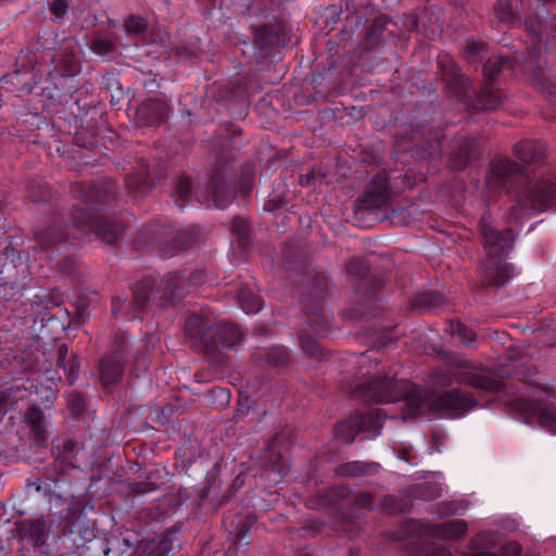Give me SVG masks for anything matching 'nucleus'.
<instances>
[{
  "instance_id": "nucleus-1",
  "label": "nucleus",
  "mask_w": 556,
  "mask_h": 556,
  "mask_svg": "<svg viewBox=\"0 0 556 556\" xmlns=\"http://www.w3.org/2000/svg\"><path fill=\"white\" fill-rule=\"evenodd\" d=\"M354 392L367 401L403 402L404 419L437 413L460 415L478 406L472 393L453 389L438 395L407 380H397L378 370L359 383Z\"/></svg>"
},
{
  "instance_id": "nucleus-2",
  "label": "nucleus",
  "mask_w": 556,
  "mask_h": 556,
  "mask_svg": "<svg viewBox=\"0 0 556 556\" xmlns=\"http://www.w3.org/2000/svg\"><path fill=\"white\" fill-rule=\"evenodd\" d=\"M438 64L450 94L458 101L470 105L477 100L475 106L485 111L494 110L500 105L502 100L494 87L486 84L483 90L477 94L469 78L462 74L459 66L451 55H440Z\"/></svg>"
},
{
  "instance_id": "nucleus-3",
  "label": "nucleus",
  "mask_w": 556,
  "mask_h": 556,
  "mask_svg": "<svg viewBox=\"0 0 556 556\" xmlns=\"http://www.w3.org/2000/svg\"><path fill=\"white\" fill-rule=\"evenodd\" d=\"M216 330L217 321L213 317L193 314L188 317L185 324L186 342L197 353L215 359L219 352Z\"/></svg>"
},
{
  "instance_id": "nucleus-4",
  "label": "nucleus",
  "mask_w": 556,
  "mask_h": 556,
  "mask_svg": "<svg viewBox=\"0 0 556 556\" xmlns=\"http://www.w3.org/2000/svg\"><path fill=\"white\" fill-rule=\"evenodd\" d=\"M451 366L457 369L455 380L465 386L472 387L485 393H500L505 389L503 380L492 371L477 368L469 361H452Z\"/></svg>"
},
{
  "instance_id": "nucleus-5",
  "label": "nucleus",
  "mask_w": 556,
  "mask_h": 556,
  "mask_svg": "<svg viewBox=\"0 0 556 556\" xmlns=\"http://www.w3.org/2000/svg\"><path fill=\"white\" fill-rule=\"evenodd\" d=\"M390 179L386 172L378 173L369 181L364 193L355 201V212L371 213L386 206L391 199Z\"/></svg>"
},
{
  "instance_id": "nucleus-6",
  "label": "nucleus",
  "mask_w": 556,
  "mask_h": 556,
  "mask_svg": "<svg viewBox=\"0 0 556 556\" xmlns=\"http://www.w3.org/2000/svg\"><path fill=\"white\" fill-rule=\"evenodd\" d=\"M74 223L81 228L83 233L87 231L94 233L100 240L112 244L117 242L125 231V225L119 220H111L100 215L90 213L75 214Z\"/></svg>"
},
{
  "instance_id": "nucleus-7",
  "label": "nucleus",
  "mask_w": 556,
  "mask_h": 556,
  "mask_svg": "<svg viewBox=\"0 0 556 556\" xmlns=\"http://www.w3.org/2000/svg\"><path fill=\"white\" fill-rule=\"evenodd\" d=\"M555 197V186L549 180H542L535 184L532 191L526 194V199L519 200L518 204L510 210L509 222L516 223L528 206L534 211H544L548 207Z\"/></svg>"
},
{
  "instance_id": "nucleus-8",
  "label": "nucleus",
  "mask_w": 556,
  "mask_h": 556,
  "mask_svg": "<svg viewBox=\"0 0 556 556\" xmlns=\"http://www.w3.org/2000/svg\"><path fill=\"white\" fill-rule=\"evenodd\" d=\"M126 352V339L123 334L115 337L111 353L105 355L100 363V375L105 387L117 382L124 372V354Z\"/></svg>"
},
{
  "instance_id": "nucleus-9",
  "label": "nucleus",
  "mask_w": 556,
  "mask_h": 556,
  "mask_svg": "<svg viewBox=\"0 0 556 556\" xmlns=\"http://www.w3.org/2000/svg\"><path fill=\"white\" fill-rule=\"evenodd\" d=\"M481 233L484 240V248L488 251L486 257H502L514 247L515 236L511 229L496 231L491 225L482 220Z\"/></svg>"
},
{
  "instance_id": "nucleus-10",
  "label": "nucleus",
  "mask_w": 556,
  "mask_h": 556,
  "mask_svg": "<svg viewBox=\"0 0 556 556\" xmlns=\"http://www.w3.org/2000/svg\"><path fill=\"white\" fill-rule=\"evenodd\" d=\"M187 291V281L182 276L168 274L161 280L156 290L157 305L161 307L174 305Z\"/></svg>"
},
{
  "instance_id": "nucleus-11",
  "label": "nucleus",
  "mask_w": 556,
  "mask_h": 556,
  "mask_svg": "<svg viewBox=\"0 0 556 556\" xmlns=\"http://www.w3.org/2000/svg\"><path fill=\"white\" fill-rule=\"evenodd\" d=\"M511 275L513 268L502 257H486L482 264L481 281L485 286L500 288Z\"/></svg>"
},
{
  "instance_id": "nucleus-12",
  "label": "nucleus",
  "mask_w": 556,
  "mask_h": 556,
  "mask_svg": "<svg viewBox=\"0 0 556 556\" xmlns=\"http://www.w3.org/2000/svg\"><path fill=\"white\" fill-rule=\"evenodd\" d=\"M520 177V167L508 159H495L491 163V175L489 184L491 186H504Z\"/></svg>"
},
{
  "instance_id": "nucleus-13",
  "label": "nucleus",
  "mask_w": 556,
  "mask_h": 556,
  "mask_svg": "<svg viewBox=\"0 0 556 556\" xmlns=\"http://www.w3.org/2000/svg\"><path fill=\"white\" fill-rule=\"evenodd\" d=\"M168 114V106L161 100H148L137 109V121L141 125H156L163 122Z\"/></svg>"
},
{
  "instance_id": "nucleus-14",
  "label": "nucleus",
  "mask_w": 556,
  "mask_h": 556,
  "mask_svg": "<svg viewBox=\"0 0 556 556\" xmlns=\"http://www.w3.org/2000/svg\"><path fill=\"white\" fill-rule=\"evenodd\" d=\"M503 401L511 413L519 415L528 425L533 422L535 416L539 415L541 410L539 402L520 396H510Z\"/></svg>"
},
{
  "instance_id": "nucleus-15",
  "label": "nucleus",
  "mask_w": 556,
  "mask_h": 556,
  "mask_svg": "<svg viewBox=\"0 0 556 556\" xmlns=\"http://www.w3.org/2000/svg\"><path fill=\"white\" fill-rule=\"evenodd\" d=\"M515 155L528 164L540 163L545 157V147L542 142L522 140L515 146Z\"/></svg>"
},
{
  "instance_id": "nucleus-16",
  "label": "nucleus",
  "mask_w": 556,
  "mask_h": 556,
  "mask_svg": "<svg viewBox=\"0 0 556 556\" xmlns=\"http://www.w3.org/2000/svg\"><path fill=\"white\" fill-rule=\"evenodd\" d=\"M212 197L216 207H227L235 198V188L226 182L224 176L211 177Z\"/></svg>"
},
{
  "instance_id": "nucleus-17",
  "label": "nucleus",
  "mask_w": 556,
  "mask_h": 556,
  "mask_svg": "<svg viewBox=\"0 0 556 556\" xmlns=\"http://www.w3.org/2000/svg\"><path fill=\"white\" fill-rule=\"evenodd\" d=\"M431 535L438 539H459L468 531V523L463 519L452 520L440 525L430 527Z\"/></svg>"
},
{
  "instance_id": "nucleus-18",
  "label": "nucleus",
  "mask_w": 556,
  "mask_h": 556,
  "mask_svg": "<svg viewBox=\"0 0 556 556\" xmlns=\"http://www.w3.org/2000/svg\"><path fill=\"white\" fill-rule=\"evenodd\" d=\"M154 286L155 280L152 277H146L136 283L132 299L130 301V306L135 312H139L148 307Z\"/></svg>"
},
{
  "instance_id": "nucleus-19",
  "label": "nucleus",
  "mask_w": 556,
  "mask_h": 556,
  "mask_svg": "<svg viewBox=\"0 0 556 556\" xmlns=\"http://www.w3.org/2000/svg\"><path fill=\"white\" fill-rule=\"evenodd\" d=\"M379 469L377 463H363L359 460H353L342 464L336 468V473L340 477H362L376 473Z\"/></svg>"
},
{
  "instance_id": "nucleus-20",
  "label": "nucleus",
  "mask_w": 556,
  "mask_h": 556,
  "mask_svg": "<svg viewBox=\"0 0 556 556\" xmlns=\"http://www.w3.org/2000/svg\"><path fill=\"white\" fill-rule=\"evenodd\" d=\"M216 339L219 345L233 348L241 342L242 333L240 329L228 321H217Z\"/></svg>"
},
{
  "instance_id": "nucleus-21",
  "label": "nucleus",
  "mask_w": 556,
  "mask_h": 556,
  "mask_svg": "<svg viewBox=\"0 0 556 556\" xmlns=\"http://www.w3.org/2000/svg\"><path fill=\"white\" fill-rule=\"evenodd\" d=\"M68 356V346L67 344L63 343L58 349V359L56 365L59 368H63L64 371L67 374V380L70 384H73L76 380L78 369H79V363L76 355H72L71 358L67 361Z\"/></svg>"
},
{
  "instance_id": "nucleus-22",
  "label": "nucleus",
  "mask_w": 556,
  "mask_h": 556,
  "mask_svg": "<svg viewBox=\"0 0 556 556\" xmlns=\"http://www.w3.org/2000/svg\"><path fill=\"white\" fill-rule=\"evenodd\" d=\"M406 492L410 498L432 501L441 496L442 486L438 482H422L412 485Z\"/></svg>"
},
{
  "instance_id": "nucleus-23",
  "label": "nucleus",
  "mask_w": 556,
  "mask_h": 556,
  "mask_svg": "<svg viewBox=\"0 0 556 556\" xmlns=\"http://www.w3.org/2000/svg\"><path fill=\"white\" fill-rule=\"evenodd\" d=\"M476 141L472 138H464L457 150L452 153L451 163L454 169H463L473 155Z\"/></svg>"
},
{
  "instance_id": "nucleus-24",
  "label": "nucleus",
  "mask_w": 556,
  "mask_h": 556,
  "mask_svg": "<svg viewBox=\"0 0 556 556\" xmlns=\"http://www.w3.org/2000/svg\"><path fill=\"white\" fill-rule=\"evenodd\" d=\"M336 435L340 440L351 443L355 437L361 432V424L358 422V414L352 415L345 421L339 422L336 426Z\"/></svg>"
},
{
  "instance_id": "nucleus-25",
  "label": "nucleus",
  "mask_w": 556,
  "mask_h": 556,
  "mask_svg": "<svg viewBox=\"0 0 556 556\" xmlns=\"http://www.w3.org/2000/svg\"><path fill=\"white\" fill-rule=\"evenodd\" d=\"M238 304L247 314H255L263 306L262 300L252 291L240 288L237 293Z\"/></svg>"
},
{
  "instance_id": "nucleus-26",
  "label": "nucleus",
  "mask_w": 556,
  "mask_h": 556,
  "mask_svg": "<svg viewBox=\"0 0 556 556\" xmlns=\"http://www.w3.org/2000/svg\"><path fill=\"white\" fill-rule=\"evenodd\" d=\"M358 422L361 424V432H368L372 435H378L382 428L379 413L358 414Z\"/></svg>"
},
{
  "instance_id": "nucleus-27",
  "label": "nucleus",
  "mask_w": 556,
  "mask_h": 556,
  "mask_svg": "<svg viewBox=\"0 0 556 556\" xmlns=\"http://www.w3.org/2000/svg\"><path fill=\"white\" fill-rule=\"evenodd\" d=\"M63 238L64 235L59 226H49L36 232V240L42 248L51 247Z\"/></svg>"
},
{
  "instance_id": "nucleus-28",
  "label": "nucleus",
  "mask_w": 556,
  "mask_h": 556,
  "mask_svg": "<svg viewBox=\"0 0 556 556\" xmlns=\"http://www.w3.org/2000/svg\"><path fill=\"white\" fill-rule=\"evenodd\" d=\"M43 420L45 415L38 406H31L27 409L25 421L33 428L36 435L40 439H43Z\"/></svg>"
},
{
  "instance_id": "nucleus-29",
  "label": "nucleus",
  "mask_w": 556,
  "mask_h": 556,
  "mask_svg": "<svg viewBox=\"0 0 556 556\" xmlns=\"http://www.w3.org/2000/svg\"><path fill=\"white\" fill-rule=\"evenodd\" d=\"M505 63V58L500 55L491 56L486 61V63L483 66V76L486 80V84L492 85V81L503 71Z\"/></svg>"
},
{
  "instance_id": "nucleus-30",
  "label": "nucleus",
  "mask_w": 556,
  "mask_h": 556,
  "mask_svg": "<svg viewBox=\"0 0 556 556\" xmlns=\"http://www.w3.org/2000/svg\"><path fill=\"white\" fill-rule=\"evenodd\" d=\"M450 329L452 336L457 337L465 345L472 346L477 341L476 333L459 321H451Z\"/></svg>"
},
{
  "instance_id": "nucleus-31",
  "label": "nucleus",
  "mask_w": 556,
  "mask_h": 556,
  "mask_svg": "<svg viewBox=\"0 0 556 556\" xmlns=\"http://www.w3.org/2000/svg\"><path fill=\"white\" fill-rule=\"evenodd\" d=\"M539 424L547 431L556 434V406L547 405L539 413Z\"/></svg>"
},
{
  "instance_id": "nucleus-32",
  "label": "nucleus",
  "mask_w": 556,
  "mask_h": 556,
  "mask_svg": "<svg viewBox=\"0 0 556 556\" xmlns=\"http://www.w3.org/2000/svg\"><path fill=\"white\" fill-rule=\"evenodd\" d=\"M307 318L315 332L323 333L328 330L329 318L321 307H317L316 312L308 313Z\"/></svg>"
},
{
  "instance_id": "nucleus-33",
  "label": "nucleus",
  "mask_w": 556,
  "mask_h": 556,
  "mask_svg": "<svg viewBox=\"0 0 556 556\" xmlns=\"http://www.w3.org/2000/svg\"><path fill=\"white\" fill-rule=\"evenodd\" d=\"M91 50L99 55H108L115 49L114 41L106 36L98 35L91 42Z\"/></svg>"
},
{
  "instance_id": "nucleus-34",
  "label": "nucleus",
  "mask_w": 556,
  "mask_h": 556,
  "mask_svg": "<svg viewBox=\"0 0 556 556\" xmlns=\"http://www.w3.org/2000/svg\"><path fill=\"white\" fill-rule=\"evenodd\" d=\"M299 340L302 350L308 356H318L321 353L318 342L312 336L305 334L304 330L299 331Z\"/></svg>"
},
{
  "instance_id": "nucleus-35",
  "label": "nucleus",
  "mask_w": 556,
  "mask_h": 556,
  "mask_svg": "<svg viewBox=\"0 0 556 556\" xmlns=\"http://www.w3.org/2000/svg\"><path fill=\"white\" fill-rule=\"evenodd\" d=\"M124 25L127 33L136 35L142 34L147 28L146 20L138 15H129Z\"/></svg>"
},
{
  "instance_id": "nucleus-36",
  "label": "nucleus",
  "mask_w": 556,
  "mask_h": 556,
  "mask_svg": "<svg viewBox=\"0 0 556 556\" xmlns=\"http://www.w3.org/2000/svg\"><path fill=\"white\" fill-rule=\"evenodd\" d=\"M486 43L484 42H478L476 40H473L472 38H469L467 41H466V45H465V54H466V59L471 62L473 60V58L484 53L486 51Z\"/></svg>"
},
{
  "instance_id": "nucleus-37",
  "label": "nucleus",
  "mask_w": 556,
  "mask_h": 556,
  "mask_svg": "<svg viewBox=\"0 0 556 556\" xmlns=\"http://www.w3.org/2000/svg\"><path fill=\"white\" fill-rule=\"evenodd\" d=\"M456 370L450 365V370H435L432 372L431 378L437 386L450 387L453 383L452 371Z\"/></svg>"
},
{
  "instance_id": "nucleus-38",
  "label": "nucleus",
  "mask_w": 556,
  "mask_h": 556,
  "mask_svg": "<svg viewBox=\"0 0 556 556\" xmlns=\"http://www.w3.org/2000/svg\"><path fill=\"white\" fill-rule=\"evenodd\" d=\"M190 190H191V181L186 177H180L178 179L177 186H176V195H177L176 202L179 206H182V204L179 203L178 201L187 200V198L190 193Z\"/></svg>"
},
{
  "instance_id": "nucleus-39",
  "label": "nucleus",
  "mask_w": 556,
  "mask_h": 556,
  "mask_svg": "<svg viewBox=\"0 0 556 556\" xmlns=\"http://www.w3.org/2000/svg\"><path fill=\"white\" fill-rule=\"evenodd\" d=\"M112 198L113 195L110 193L101 195L99 190H91L87 198V203L93 208H99L103 204L109 203Z\"/></svg>"
},
{
  "instance_id": "nucleus-40",
  "label": "nucleus",
  "mask_w": 556,
  "mask_h": 556,
  "mask_svg": "<svg viewBox=\"0 0 556 556\" xmlns=\"http://www.w3.org/2000/svg\"><path fill=\"white\" fill-rule=\"evenodd\" d=\"M68 1L67 0H52L50 4V11L55 16V18H62L65 16L68 10Z\"/></svg>"
},
{
  "instance_id": "nucleus-41",
  "label": "nucleus",
  "mask_w": 556,
  "mask_h": 556,
  "mask_svg": "<svg viewBox=\"0 0 556 556\" xmlns=\"http://www.w3.org/2000/svg\"><path fill=\"white\" fill-rule=\"evenodd\" d=\"M497 16L502 22L510 23L515 17V11L510 3L500 2V7L497 10Z\"/></svg>"
},
{
  "instance_id": "nucleus-42",
  "label": "nucleus",
  "mask_w": 556,
  "mask_h": 556,
  "mask_svg": "<svg viewBox=\"0 0 556 556\" xmlns=\"http://www.w3.org/2000/svg\"><path fill=\"white\" fill-rule=\"evenodd\" d=\"M459 509V504L454 502L439 503L437 505V514L440 517H447L455 514Z\"/></svg>"
},
{
  "instance_id": "nucleus-43",
  "label": "nucleus",
  "mask_w": 556,
  "mask_h": 556,
  "mask_svg": "<svg viewBox=\"0 0 556 556\" xmlns=\"http://www.w3.org/2000/svg\"><path fill=\"white\" fill-rule=\"evenodd\" d=\"M232 229L237 232L242 239H247L249 236V224L245 219L241 217H236L232 220Z\"/></svg>"
},
{
  "instance_id": "nucleus-44",
  "label": "nucleus",
  "mask_w": 556,
  "mask_h": 556,
  "mask_svg": "<svg viewBox=\"0 0 556 556\" xmlns=\"http://www.w3.org/2000/svg\"><path fill=\"white\" fill-rule=\"evenodd\" d=\"M68 405L75 414H79L85 407V399L78 393L68 395Z\"/></svg>"
},
{
  "instance_id": "nucleus-45",
  "label": "nucleus",
  "mask_w": 556,
  "mask_h": 556,
  "mask_svg": "<svg viewBox=\"0 0 556 556\" xmlns=\"http://www.w3.org/2000/svg\"><path fill=\"white\" fill-rule=\"evenodd\" d=\"M386 509L390 513H401L407 509V505L397 504V498L394 495L387 496L383 503Z\"/></svg>"
},
{
  "instance_id": "nucleus-46",
  "label": "nucleus",
  "mask_w": 556,
  "mask_h": 556,
  "mask_svg": "<svg viewBox=\"0 0 556 556\" xmlns=\"http://www.w3.org/2000/svg\"><path fill=\"white\" fill-rule=\"evenodd\" d=\"M131 490L138 494H146L156 490V485L149 481L136 482L131 485Z\"/></svg>"
},
{
  "instance_id": "nucleus-47",
  "label": "nucleus",
  "mask_w": 556,
  "mask_h": 556,
  "mask_svg": "<svg viewBox=\"0 0 556 556\" xmlns=\"http://www.w3.org/2000/svg\"><path fill=\"white\" fill-rule=\"evenodd\" d=\"M372 502L374 498L370 493H362L355 498L354 505L359 508H370Z\"/></svg>"
},
{
  "instance_id": "nucleus-48",
  "label": "nucleus",
  "mask_w": 556,
  "mask_h": 556,
  "mask_svg": "<svg viewBox=\"0 0 556 556\" xmlns=\"http://www.w3.org/2000/svg\"><path fill=\"white\" fill-rule=\"evenodd\" d=\"M346 271L351 276H363L365 268L361 262L353 260V261L349 262V264L346 266Z\"/></svg>"
},
{
  "instance_id": "nucleus-49",
  "label": "nucleus",
  "mask_w": 556,
  "mask_h": 556,
  "mask_svg": "<svg viewBox=\"0 0 556 556\" xmlns=\"http://www.w3.org/2000/svg\"><path fill=\"white\" fill-rule=\"evenodd\" d=\"M520 552L521 546L516 542L509 543L505 549V553L508 554V556H518Z\"/></svg>"
},
{
  "instance_id": "nucleus-50",
  "label": "nucleus",
  "mask_w": 556,
  "mask_h": 556,
  "mask_svg": "<svg viewBox=\"0 0 556 556\" xmlns=\"http://www.w3.org/2000/svg\"><path fill=\"white\" fill-rule=\"evenodd\" d=\"M431 556H452V553L446 547L437 546L433 548V554Z\"/></svg>"
},
{
  "instance_id": "nucleus-51",
  "label": "nucleus",
  "mask_w": 556,
  "mask_h": 556,
  "mask_svg": "<svg viewBox=\"0 0 556 556\" xmlns=\"http://www.w3.org/2000/svg\"><path fill=\"white\" fill-rule=\"evenodd\" d=\"M313 179H314V173L311 172V173H307L300 177V184H301V186H308Z\"/></svg>"
},
{
  "instance_id": "nucleus-52",
  "label": "nucleus",
  "mask_w": 556,
  "mask_h": 556,
  "mask_svg": "<svg viewBox=\"0 0 556 556\" xmlns=\"http://www.w3.org/2000/svg\"><path fill=\"white\" fill-rule=\"evenodd\" d=\"M214 393H216L220 399L225 400L227 403L230 399V392L226 389H217L214 390Z\"/></svg>"
},
{
  "instance_id": "nucleus-53",
  "label": "nucleus",
  "mask_w": 556,
  "mask_h": 556,
  "mask_svg": "<svg viewBox=\"0 0 556 556\" xmlns=\"http://www.w3.org/2000/svg\"><path fill=\"white\" fill-rule=\"evenodd\" d=\"M289 465L288 464H280L278 466L273 467V470H277V472L280 476H285L289 472Z\"/></svg>"
},
{
  "instance_id": "nucleus-54",
  "label": "nucleus",
  "mask_w": 556,
  "mask_h": 556,
  "mask_svg": "<svg viewBox=\"0 0 556 556\" xmlns=\"http://www.w3.org/2000/svg\"><path fill=\"white\" fill-rule=\"evenodd\" d=\"M43 527H45V523H43V522H40L39 520L34 521V522L31 523V528H34V532H35L37 535H40V534L43 532Z\"/></svg>"
},
{
  "instance_id": "nucleus-55",
  "label": "nucleus",
  "mask_w": 556,
  "mask_h": 556,
  "mask_svg": "<svg viewBox=\"0 0 556 556\" xmlns=\"http://www.w3.org/2000/svg\"><path fill=\"white\" fill-rule=\"evenodd\" d=\"M288 359V355L285 351L280 352V355L275 359L276 365H283Z\"/></svg>"
},
{
  "instance_id": "nucleus-56",
  "label": "nucleus",
  "mask_w": 556,
  "mask_h": 556,
  "mask_svg": "<svg viewBox=\"0 0 556 556\" xmlns=\"http://www.w3.org/2000/svg\"><path fill=\"white\" fill-rule=\"evenodd\" d=\"M137 366L141 368L142 371L148 369V363L146 358L137 359Z\"/></svg>"
},
{
  "instance_id": "nucleus-57",
  "label": "nucleus",
  "mask_w": 556,
  "mask_h": 556,
  "mask_svg": "<svg viewBox=\"0 0 556 556\" xmlns=\"http://www.w3.org/2000/svg\"><path fill=\"white\" fill-rule=\"evenodd\" d=\"M119 308H121V303H119V301L116 299V300H114V301H113V304H112V312H113L114 314H117V313H118V311H119Z\"/></svg>"
},
{
  "instance_id": "nucleus-58",
  "label": "nucleus",
  "mask_w": 556,
  "mask_h": 556,
  "mask_svg": "<svg viewBox=\"0 0 556 556\" xmlns=\"http://www.w3.org/2000/svg\"><path fill=\"white\" fill-rule=\"evenodd\" d=\"M366 362H367V357L364 354L361 355V361H359L361 367H364L366 365Z\"/></svg>"
},
{
  "instance_id": "nucleus-59",
  "label": "nucleus",
  "mask_w": 556,
  "mask_h": 556,
  "mask_svg": "<svg viewBox=\"0 0 556 556\" xmlns=\"http://www.w3.org/2000/svg\"><path fill=\"white\" fill-rule=\"evenodd\" d=\"M174 253H165L164 256H173Z\"/></svg>"
},
{
  "instance_id": "nucleus-60",
  "label": "nucleus",
  "mask_w": 556,
  "mask_h": 556,
  "mask_svg": "<svg viewBox=\"0 0 556 556\" xmlns=\"http://www.w3.org/2000/svg\"><path fill=\"white\" fill-rule=\"evenodd\" d=\"M127 185H128V186H131V180H130V178H128V179H127Z\"/></svg>"
},
{
  "instance_id": "nucleus-61",
  "label": "nucleus",
  "mask_w": 556,
  "mask_h": 556,
  "mask_svg": "<svg viewBox=\"0 0 556 556\" xmlns=\"http://www.w3.org/2000/svg\"><path fill=\"white\" fill-rule=\"evenodd\" d=\"M301 556H309V555H308V554H303V555H301Z\"/></svg>"
}]
</instances>
